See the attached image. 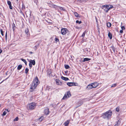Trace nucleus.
<instances>
[{"label": "nucleus", "instance_id": "f257e3e1", "mask_svg": "<svg viewBox=\"0 0 126 126\" xmlns=\"http://www.w3.org/2000/svg\"><path fill=\"white\" fill-rule=\"evenodd\" d=\"M39 83L38 78L37 77H36L33 80L30 88V91L31 92L33 91Z\"/></svg>", "mask_w": 126, "mask_h": 126}, {"label": "nucleus", "instance_id": "f03ea898", "mask_svg": "<svg viewBox=\"0 0 126 126\" xmlns=\"http://www.w3.org/2000/svg\"><path fill=\"white\" fill-rule=\"evenodd\" d=\"M112 115V112L109 110L103 114L102 117L104 119L108 118L110 117Z\"/></svg>", "mask_w": 126, "mask_h": 126}, {"label": "nucleus", "instance_id": "7ed1b4c3", "mask_svg": "<svg viewBox=\"0 0 126 126\" xmlns=\"http://www.w3.org/2000/svg\"><path fill=\"white\" fill-rule=\"evenodd\" d=\"M102 7L103 8H105L104 10L106 13L108 12L110 9L113 8V6L110 5H104Z\"/></svg>", "mask_w": 126, "mask_h": 126}, {"label": "nucleus", "instance_id": "20e7f679", "mask_svg": "<svg viewBox=\"0 0 126 126\" xmlns=\"http://www.w3.org/2000/svg\"><path fill=\"white\" fill-rule=\"evenodd\" d=\"M35 105L34 103H32L28 105V108L30 110L34 109L35 107Z\"/></svg>", "mask_w": 126, "mask_h": 126}, {"label": "nucleus", "instance_id": "39448f33", "mask_svg": "<svg viewBox=\"0 0 126 126\" xmlns=\"http://www.w3.org/2000/svg\"><path fill=\"white\" fill-rule=\"evenodd\" d=\"M71 94L70 92L68 91L67 92L66 94H65L63 98V99H67L70 96H71Z\"/></svg>", "mask_w": 126, "mask_h": 126}, {"label": "nucleus", "instance_id": "423d86ee", "mask_svg": "<svg viewBox=\"0 0 126 126\" xmlns=\"http://www.w3.org/2000/svg\"><path fill=\"white\" fill-rule=\"evenodd\" d=\"M68 32V30L65 28H63L62 29L61 32L62 34L63 35H64Z\"/></svg>", "mask_w": 126, "mask_h": 126}, {"label": "nucleus", "instance_id": "0eeeda50", "mask_svg": "<svg viewBox=\"0 0 126 126\" xmlns=\"http://www.w3.org/2000/svg\"><path fill=\"white\" fill-rule=\"evenodd\" d=\"M55 82L56 84L58 85H62V82L58 79H56L55 80Z\"/></svg>", "mask_w": 126, "mask_h": 126}, {"label": "nucleus", "instance_id": "6e6552de", "mask_svg": "<svg viewBox=\"0 0 126 126\" xmlns=\"http://www.w3.org/2000/svg\"><path fill=\"white\" fill-rule=\"evenodd\" d=\"M92 84L93 85V88H95L98 85V84L97 82H94L92 83Z\"/></svg>", "mask_w": 126, "mask_h": 126}, {"label": "nucleus", "instance_id": "1a4fd4ad", "mask_svg": "<svg viewBox=\"0 0 126 126\" xmlns=\"http://www.w3.org/2000/svg\"><path fill=\"white\" fill-rule=\"evenodd\" d=\"M7 4L9 5L10 9H12V7L11 6V3L10 1H7Z\"/></svg>", "mask_w": 126, "mask_h": 126}, {"label": "nucleus", "instance_id": "9d476101", "mask_svg": "<svg viewBox=\"0 0 126 126\" xmlns=\"http://www.w3.org/2000/svg\"><path fill=\"white\" fill-rule=\"evenodd\" d=\"M49 109L48 108L44 110L45 113V114L47 115L49 114Z\"/></svg>", "mask_w": 126, "mask_h": 126}, {"label": "nucleus", "instance_id": "9b49d317", "mask_svg": "<svg viewBox=\"0 0 126 126\" xmlns=\"http://www.w3.org/2000/svg\"><path fill=\"white\" fill-rule=\"evenodd\" d=\"M75 83L74 82H68L67 83V84L69 86H71L75 85Z\"/></svg>", "mask_w": 126, "mask_h": 126}, {"label": "nucleus", "instance_id": "f8f14e48", "mask_svg": "<svg viewBox=\"0 0 126 126\" xmlns=\"http://www.w3.org/2000/svg\"><path fill=\"white\" fill-rule=\"evenodd\" d=\"M87 88L89 89L90 90L93 88V85L92 83L89 84L87 87Z\"/></svg>", "mask_w": 126, "mask_h": 126}, {"label": "nucleus", "instance_id": "ddd939ff", "mask_svg": "<svg viewBox=\"0 0 126 126\" xmlns=\"http://www.w3.org/2000/svg\"><path fill=\"white\" fill-rule=\"evenodd\" d=\"M30 63L32 64H33V65H34L35 64V62L34 60H30L29 61Z\"/></svg>", "mask_w": 126, "mask_h": 126}, {"label": "nucleus", "instance_id": "4468645a", "mask_svg": "<svg viewBox=\"0 0 126 126\" xmlns=\"http://www.w3.org/2000/svg\"><path fill=\"white\" fill-rule=\"evenodd\" d=\"M61 79L65 81H67L69 80V79L66 77H64L62 76L61 77Z\"/></svg>", "mask_w": 126, "mask_h": 126}, {"label": "nucleus", "instance_id": "2eb2a0df", "mask_svg": "<svg viewBox=\"0 0 126 126\" xmlns=\"http://www.w3.org/2000/svg\"><path fill=\"white\" fill-rule=\"evenodd\" d=\"M51 7L53 8H55L56 9H58V6L56 5H54V4L52 5V6H51Z\"/></svg>", "mask_w": 126, "mask_h": 126}, {"label": "nucleus", "instance_id": "dca6fc26", "mask_svg": "<svg viewBox=\"0 0 126 126\" xmlns=\"http://www.w3.org/2000/svg\"><path fill=\"white\" fill-rule=\"evenodd\" d=\"M91 60V59L87 58H85L83 59V62H85V61H88L90 60Z\"/></svg>", "mask_w": 126, "mask_h": 126}, {"label": "nucleus", "instance_id": "f3484780", "mask_svg": "<svg viewBox=\"0 0 126 126\" xmlns=\"http://www.w3.org/2000/svg\"><path fill=\"white\" fill-rule=\"evenodd\" d=\"M108 36L110 39L112 38V35L111 34L110 32H109L108 34Z\"/></svg>", "mask_w": 126, "mask_h": 126}, {"label": "nucleus", "instance_id": "a211bd4d", "mask_svg": "<svg viewBox=\"0 0 126 126\" xmlns=\"http://www.w3.org/2000/svg\"><path fill=\"white\" fill-rule=\"evenodd\" d=\"M69 121L67 120L66 122H65L64 123V125L65 126H67L69 124Z\"/></svg>", "mask_w": 126, "mask_h": 126}, {"label": "nucleus", "instance_id": "6ab92c4d", "mask_svg": "<svg viewBox=\"0 0 126 126\" xmlns=\"http://www.w3.org/2000/svg\"><path fill=\"white\" fill-rule=\"evenodd\" d=\"M22 66L21 65H19L17 67V69L18 70H19L22 67Z\"/></svg>", "mask_w": 126, "mask_h": 126}, {"label": "nucleus", "instance_id": "aec40b11", "mask_svg": "<svg viewBox=\"0 0 126 126\" xmlns=\"http://www.w3.org/2000/svg\"><path fill=\"white\" fill-rule=\"evenodd\" d=\"M107 27H110L111 26V24L110 23L108 22L107 23Z\"/></svg>", "mask_w": 126, "mask_h": 126}, {"label": "nucleus", "instance_id": "412c9836", "mask_svg": "<svg viewBox=\"0 0 126 126\" xmlns=\"http://www.w3.org/2000/svg\"><path fill=\"white\" fill-rule=\"evenodd\" d=\"M74 14L75 16L77 17H78V14L76 12H74Z\"/></svg>", "mask_w": 126, "mask_h": 126}, {"label": "nucleus", "instance_id": "4be33fe9", "mask_svg": "<svg viewBox=\"0 0 126 126\" xmlns=\"http://www.w3.org/2000/svg\"><path fill=\"white\" fill-rule=\"evenodd\" d=\"M120 124V122L119 121L116 122L115 125V126H118Z\"/></svg>", "mask_w": 126, "mask_h": 126}, {"label": "nucleus", "instance_id": "5701e85b", "mask_svg": "<svg viewBox=\"0 0 126 126\" xmlns=\"http://www.w3.org/2000/svg\"><path fill=\"white\" fill-rule=\"evenodd\" d=\"M29 70V69L28 68H26L25 69V72L26 74H27Z\"/></svg>", "mask_w": 126, "mask_h": 126}, {"label": "nucleus", "instance_id": "b1692460", "mask_svg": "<svg viewBox=\"0 0 126 126\" xmlns=\"http://www.w3.org/2000/svg\"><path fill=\"white\" fill-rule=\"evenodd\" d=\"M58 9H59L60 10H63V11H64L65 10L64 9H63V7H62L58 6Z\"/></svg>", "mask_w": 126, "mask_h": 126}, {"label": "nucleus", "instance_id": "393cba45", "mask_svg": "<svg viewBox=\"0 0 126 126\" xmlns=\"http://www.w3.org/2000/svg\"><path fill=\"white\" fill-rule=\"evenodd\" d=\"M86 31H85L83 32V33L81 35V36L82 37H84V36H85V33H86Z\"/></svg>", "mask_w": 126, "mask_h": 126}, {"label": "nucleus", "instance_id": "a878e982", "mask_svg": "<svg viewBox=\"0 0 126 126\" xmlns=\"http://www.w3.org/2000/svg\"><path fill=\"white\" fill-rule=\"evenodd\" d=\"M7 113V112L5 111H4L3 112V113L2 114V115L3 116H5L6 115V114Z\"/></svg>", "mask_w": 126, "mask_h": 126}, {"label": "nucleus", "instance_id": "bb28decb", "mask_svg": "<svg viewBox=\"0 0 126 126\" xmlns=\"http://www.w3.org/2000/svg\"><path fill=\"white\" fill-rule=\"evenodd\" d=\"M21 60L25 63L26 65H27V62L25 59H21Z\"/></svg>", "mask_w": 126, "mask_h": 126}, {"label": "nucleus", "instance_id": "cd10ccee", "mask_svg": "<svg viewBox=\"0 0 126 126\" xmlns=\"http://www.w3.org/2000/svg\"><path fill=\"white\" fill-rule=\"evenodd\" d=\"M65 67L66 69H68L69 67V66L68 65H66L65 66Z\"/></svg>", "mask_w": 126, "mask_h": 126}, {"label": "nucleus", "instance_id": "c85d7f7f", "mask_svg": "<svg viewBox=\"0 0 126 126\" xmlns=\"http://www.w3.org/2000/svg\"><path fill=\"white\" fill-rule=\"evenodd\" d=\"M111 48L112 49V50H113V51L114 52L115 51V49L114 47H111Z\"/></svg>", "mask_w": 126, "mask_h": 126}, {"label": "nucleus", "instance_id": "c756f323", "mask_svg": "<svg viewBox=\"0 0 126 126\" xmlns=\"http://www.w3.org/2000/svg\"><path fill=\"white\" fill-rule=\"evenodd\" d=\"M43 116L41 117L39 119V121H42V120L43 119Z\"/></svg>", "mask_w": 126, "mask_h": 126}, {"label": "nucleus", "instance_id": "7c9ffc66", "mask_svg": "<svg viewBox=\"0 0 126 126\" xmlns=\"http://www.w3.org/2000/svg\"><path fill=\"white\" fill-rule=\"evenodd\" d=\"M76 22L77 23H79V24H81V22L80 21H79L78 20H77L76 21Z\"/></svg>", "mask_w": 126, "mask_h": 126}, {"label": "nucleus", "instance_id": "2f4dec72", "mask_svg": "<svg viewBox=\"0 0 126 126\" xmlns=\"http://www.w3.org/2000/svg\"><path fill=\"white\" fill-rule=\"evenodd\" d=\"M28 32L29 30L28 29H27L25 30V32L26 33H28Z\"/></svg>", "mask_w": 126, "mask_h": 126}, {"label": "nucleus", "instance_id": "473e14b6", "mask_svg": "<svg viewBox=\"0 0 126 126\" xmlns=\"http://www.w3.org/2000/svg\"><path fill=\"white\" fill-rule=\"evenodd\" d=\"M116 84H113L112 86H111V87H114L116 86Z\"/></svg>", "mask_w": 126, "mask_h": 126}, {"label": "nucleus", "instance_id": "72a5a7b5", "mask_svg": "<svg viewBox=\"0 0 126 126\" xmlns=\"http://www.w3.org/2000/svg\"><path fill=\"white\" fill-rule=\"evenodd\" d=\"M18 117H16V118L14 120V121H17L18 120Z\"/></svg>", "mask_w": 126, "mask_h": 126}, {"label": "nucleus", "instance_id": "f704fd0d", "mask_svg": "<svg viewBox=\"0 0 126 126\" xmlns=\"http://www.w3.org/2000/svg\"><path fill=\"white\" fill-rule=\"evenodd\" d=\"M0 32H1V35H2V36H3V31L2 30V29H0Z\"/></svg>", "mask_w": 126, "mask_h": 126}, {"label": "nucleus", "instance_id": "c9c22d12", "mask_svg": "<svg viewBox=\"0 0 126 126\" xmlns=\"http://www.w3.org/2000/svg\"><path fill=\"white\" fill-rule=\"evenodd\" d=\"M13 30H14V29H15V25L14 24H13Z\"/></svg>", "mask_w": 126, "mask_h": 126}, {"label": "nucleus", "instance_id": "e433bc0d", "mask_svg": "<svg viewBox=\"0 0 126 126\" xmlns=\"http://www.w3.org/2000/svg\"><path fill=\"white\" fill-rule=\"evenodd\" d=\"M22 9H25V6H24V5L23 4H22Z\"/></svg>", "mask_w": 126, "mask_h": 126}, {"label": "nucleus", "instance_id": "4c0bfd02", "mask_svg": "<svg viewBox=\"0 0 126 126\" xmlns=\"http://www.w3.org/2000/svg\"><path fill=\"white\" fill-rule=\"evenodd\" d=\"M121 28L122 30H125V27L124 26H122L121 27Z\"/></svg>", "mask_w": 126, "mask_h": 126}, {"label": "nucleus", "instance_id": "58836bf2", "mask_svg": "<svg viewBox=\"0 0 126 126\" xmlns=\"http://www.w3.org/2000/svg\"><path fill=\"white\" fill-rule=\"evenodd\" d=\"M116 111L118 112L119 110V108L118 107H117L116 109Z\"/></svg>", "mask_w": 126, "mask_h": 126}, {"label": "nucleus", "instance_id": "ea45409f", "mask_svg": "<svg viewBox=\"0 0 126 126\" xmlns=\"http://www.w3.org/2000/svg\"><path fill=\"white\" fill-rule=\"evenodd\" d=\"M29 12H30V15L31 14V13L30 12V11H26V14H28V13Z\"/></svg>", "mask_w": 126, "mask_h": 126}, {"label": "nucleus", "instance_id": "a19ab883", "mask_svg": "<svg viewBox=\"0 0 126 126\" xmlns=\"http://www.w3.org/2000/svg\"><path fill=\"white\" fill-rule=\"evenodd\" d=\"M55 40L57 42H58L59 41V40L57 38H56L55 39Z\"/></svg>", "mask_w": 126, "mask_h": 126}, {"label": "nucleus", "instance_id": "79ce46f5", "mask_svg": "<svg viewBox=\"0 0 126 126\" xmlns=\"http://www.w3.org/2000/svg\"><path fill=\"white\" fill-rule=\"evenodd\" d=\"M29 66L30 67V68H31L32 66V64L30 63H29Z\"/></svg>", "mask_w": 126, "mask_h": 126}, {"label": "nucleus", "instance_id": "37998d69", "mask_svg": "<svg viewBox=\"0 0 126 126\" xmlns=\"http://www.w3.org/2000/svg\"><path fill=\"white\" fill-rule=\"evenodd\" d=\"M123 30H120V32L121 33H122L123 32Z\"/></svg>", "mask_w": 126, "mask_h": 126}, {"label": "nucleus", "instance_id": "c03bdc74", "mask_svg": "<svg viewBox=\"0 0 126 126\" xmlns=\"http://www.w3.org/2000/svg\"><path fill=\"white\" fill-rule=\"evenodd\" d=\"M30 54H32L33 53V52H32L31 51V52H30Z\"/></svg>", "mask_w": 126, "mask_h": 126}, {"label": "nucleus", "instance_id": "a18cd8bd", "mask_svg": "<svg viewBox=\"0 0 126 126\" xmlns=\"http://www.w3.org/2000/svg\"><path fill=\"white\" fill-rule=\"evenodd\" d=\"M51 73V72H49V74H50Z\"/></svg>", "mask_w": 126, "mask_h": 126}, {"label": "nucleus", "instance_id": "49530a36", "mask_svg": "<svg viewBox=\"0 0 126 126\" xmlns=\"http://www.w3.org/2000/svg\"><path fill=\"white\" fill-rule=\"evenodd\" d=\"M7 110V111H8V112H9V110H8L7 109L6 110Z\"/></svg>", "mask_w": 126, "mask_h": 126}, {"label": "nucleus", "instance_id": "de8ad7c7", "mask_svg": "<svg viewBox=\"0 0 126 126\" xmlns=\"http://www.w3.org/2000/svg\"><path fill=\"white\" fill-rule=\"evenodd\" d=\"M121 25H122V22L121 23Z\"/></svg>", "mask_w": 126, "mask_h": 126}, {"label": "nucleus", "instance_id": "09e8293b", "mask_svg": "<svg viewBox=\"0 0 126 126\" xmlns=\"http://www.w3.org/2000/svg\"><path fill=\"white\" fill-rule=\"evenodd\" d=\"M6 36H7V35H6Z\"/></svg>", "mask_w": 126, "mask_h": 126}]
</instances>
